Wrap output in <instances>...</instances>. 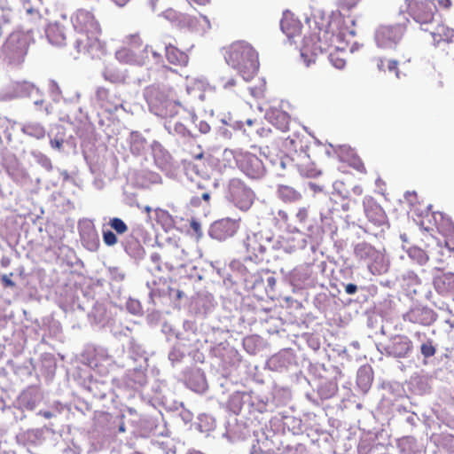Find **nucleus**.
<instances>
[{"mask_svg":"<svg viewBox=\"0 0 454 454\" xmlns=\"http://www.w3.org/2000/svg\"><path fill=\"white\" fill-rule=\"evenodd\" d=\"M342 44L343 35L336 34L332 23L324 19L309 20V32L303 37L301 55L309 66L317 56L333 47L334 51L330 53L329 60L334 67L342 69L346 65L345 52L340 51Z\"/></svg>","mask_w":454,"mask_h":454,"instance_id":"1","label":"nucleus"},{"mask_svg":"<svg viewBox=\"0 0 454 454\" xmlns=\"http://www.w3.org/2000/svg\"><path fill=\"white\" fill-rule=\"evenodd\" d=\"M165 56L167 60L175 66L184 67L189 62L188 54L171 43L166 45Z\"/></svg>","mask_w":454,"mask_h":454,"instance_id":"22","label":"nucleus"},{"mask_svg":"<svg viewBox=\"0 0 454 454\" xmlns=\"http://www.w3.org/2000/svg\"><path fill=\"white\" fill-rule=\"evenodd\" d=\"M48 42L55 47H64L67 43V27L59 22L49 23L45 28Z\"/></svg>","mask_w":454,"mask_h":454,"instance_id":"16","label":"nucleus"},{"mask_svg":"<svg viewBox=\"0 0 454 454\" xmlns=\"http://www.w3.org/2000/svg\"><path fill=\"white\" fill-rule=\"evenodd\" d=\"M13 276V272H11L9 275H2L0 277L1 283L4 287H14L15 283L11 279V277Z\"/></svg>","mask_w":454,"mask_h":454,"instance_id":"43","label":"nucleus"},{"mask_svg":"<svg viewBox=\"0 0 454 454\" xmlns=\"http://www.w3.org/2000/svg\"><path fill=\"white\" fill-rule=\"evenodd\" d=\"M345 291L348 294H354L357 291V286L355 284H348L345 286Z\"/></svg>","mask_w":454,"mask_h":454,"instance_id":"47","label":"nucleus"},{"mask_svg":"<svg viewBox=\"0 0 454 454\" xmlns=\"http://www.w3.org/2000/svg\"><path fill=\"white\" fill-rule=\"evenodd\" d=\"M415 335H416V336H418V337H420L421 333H420V332H417V333H415Z\"/></svg>","mask_w":454,"mask_h":454,"instance_id":"64","label":"nucleus"},{"mask_svg":"<svg viewBox=\"0 0 454 454\" xmlns=\"http://www.w3.org/2000/svg\"><path fill=\"white\" fill-rule=\"evenodd\" d=\"M412 348L411 340L404 335L396 336L389 347L390 353L395 357H405L412 350Z\"/></svg>","mask_w":454,"mask_h":454,"instance_id":"20","label":"nucleus"},{"mask_svg":"<svg viewBox=\"0 0 454 454\" xmlns=\"http://www.w3.org/2000/svg\"><path fill=\"white\" fill-rule=\"evenodd\" d=\"M190 226L193 232L197 235V237L200 238L202 235L200 223L195 220H192V222L190 223Z\"/></svg>","mask_w":454,"mask_h":454,"instance_id":"45","label":"nucleus"},{"mask_svg":"<svg viewBox=\"0 0 454 454\" xmlns=\"http://www.w3.org/2000/svg\"><path fill=\"white\" fill-rule=\"evenodd\" d=\"M25 407L28 410H33L35 406V402H30V401H27L26 403H24Z\"/></svg>","mask_w":454,"mask_h":454,"instance_id":"54","label":"nucleus"},{"mask_svg":"<svg viewBox=\"0 0 454 454\" xmlns=\"http://www.w3.org/2000/svg\"><path fill=\"white\" fill-rule=\"evenodd\" d=\"M192 1L198 4H200V5H205L210 2V0H192Z\"/></svg>","mask_w":454,"mask_h":454,"instance_id":"56","label":"nucleus"},{"mask_svg":"<svg viewBox=\"0 0 454 454\" xmlns=\"http://www.w3.org/2000/svg\"><path fill=\"white\" fill-rule=\"evenodd\" d=\"M151 262H152V269L151 270L155 271H163L166 270L164 267V257L161 253L154 252L150 256Z\"/></svg>","mask_w":454,"mask_h":454,"instance_id":"38","label":"nucleus"},{"mask_svg":"<svg viewBox=\"0 0 454 454\" xmlns=\"http://www.w3.org/2000/svg\"><path fill=\"white\" fill-rule=\"evenodd\" d=\"M176 2L177 0H165V5H161L160 2L153 3V11H160L166 20L181 24L186 21V16L174 8Z\"/></svg>","mask_w":454,"mask_h":454,"instance_id":"15","label":"nucleus"},{"mask_svg":"<svg viewBox=\"0 0 454 454\" xmlns=\"http://www.w3.org/2000/svg\"><path fill=\"white\" fill-rule=\"evenodd\" d=\"M74 33L101 31V26L92 11L86 8L77 9L71 16Z\"/></svg>","mask_w":454,"mask_h":454,"instance_id":"9","label":"nucleus"},{"mask_svg":"<svg viewBox=\"0 0 454 454\" xmlns=\"http://www.w3.org/2000/svg\"><path fill=\"white\" fill-rule=\"evenodd\" d=\"M229 192L231 201L241 210L248 209L254 202V192L240 179L233 178L230 181Z\"/></svg>","mask_w":454,"mask_h":454,"instance_id":"8","label":"nucleus"},{"mask_svg":"<svg viewBox=\"0 0 454 454\" xmlns=\"http://www.w3.org/2000/svg\"><path fill=\"white\" fill-rule=\"evenodd\" d=\"M356 257L363 261H372L379 256V251L366 242L358 243L354 248Z\"/></svg>","mask_w":454,"mask_h":454,"instance_id":"23","label":"nucleus"},{"mask_svg":"<svg viewBox=\"0 0 454 454\" xmlns=\"http://www.w3.org/2000/svg\"><path fill=\"white\" fill-rule=\"evenodd\" d=\"M62 144L63 143L60 140H51V146L57 149H60L62 147Z\"/></svg>","mask_w":454,"mask_h":454,"instance_id":"50","label":"nucleus"},{"mask_svg":"<svg viewBox=\"0 0 454 454\" xmlns=\"http://www.w3.org/2000/svg\"><path fill=\"white\" fill-rule=\"evenodd\" d=\"M253 123H254V121H253V120H251V119H248V120L247 121V124L248 126H252V125H253Z\"/></svg>","mask_w":454,"mask_h":454,"instance_id":"60","label":"nucleus"},{"mask_svg":"<svg viewBox=\"0 0 454 454\" xmlns=\"http://www.w3.org/2000/svg\"><path fill=\"white\" fill-rule=\"evenodd\" d=\"M401 12H407L421 27L434 20L435 6L425 0H397Z\"/></svg>","mask_w":454,"mask_h":454,"instance_id":"6","label":"nucleus"},{"mask_svg":"<svg viewBox=\"0 0 454 454\" xmlns=\"http://www.w3.org/2000/svg\"><path fill=\"white\" fill-rule=\"evenodd\" d=\"M280 27L291 43L301 32V23L292 16H285L280 21Z\"/></svg>","mask_w":454,"mask_h":454,"instance_id":"21","label":"nucleus"},{"mask_svg":"<svg viewBox=\"0 0 454 454\" xmlns=\"http://www.w3.org/2000/svg\"><path fill=\"white\" fill-rule=\"evenodd\" d=\"M348 165L358 171L359 173L365 174L366 173V168L364 166V163L363 160L356 155H354L350 157L348 160Z\"/></svg>","mask_w":454,"mask_h":454,"instance_id":"41","label":"nucleus"},{"mask_svg":"<svg viewBox=\"0 0 454 454\" xmlns=\"http://www.w3.org/2000/svg\"><path fill=\"white\" fill-rule=\"evenodd\" d=\"M179 78L178 73L169 67L163 66L159 73V81L164 84L165 80L170 79L172 82H175Z\"/></svg>","mask_w":454,"mask_h":454,"instance_id":"35","label":"nucleus"},{"mask_svg":"<svg viewBox=\"0 0 454 454\" xmlns=\"http://www.w3.org/2000/svg\"><path fill=\"white\" fill-rule=\"evenodd\" d=\"M27 397V393H23L22 395H21L22 400L26 399Z\"/></svg>","mask_w":454,"mask_h":454,"instance_id":"62","label":"nucleus"},{"mask_svg":"<svg viewBox=\"0 0 454 454\" xmlns=\"http://www.w3.org/2000/svg\"><path fill=\"white\" fill-rule=\"evenodd\" d=\"M144 211H145V212L147 214V215L150 217V214H151V212H152V207H149V206H145V207H144Z\"/></svg>","mask_w":454,"mask_h":454,"instance_id":"58","label":"nucleus"},{"mask_svg":"<svg viewBox=\"0 0 454 454\" xmlns=\"http://www.w3.org/2000/svg\"><path fill=\"white\" fill-rule=\"evenodd\" d=\"M153 55L155 57V58H158L160 59V54L155 52V51H153Z\"/></svg>","mask_w":454,"mask_h":454,"instance_id":"61","label":"nucleus"},{"mask_svg":"<svg viewBox=\"0 0 454 454\" xmlns=\"http://www.w3.org/2000/svg\"><path fill=\"white\" fill-rule=\"evenodd\" d=\"M434 289L442 295L454 293V273H442L434 277L433 281Z\"/></svg>","mask_w":454,"mask_h":454,"instance_id":"18","label":"nucleus"},{"mask_svg":"<svg viewBox=\"0 0 454 454\" xmlns=\"http://www.w3.org/2000/svg\"><path fill=\"white\" fill-rule=\"evenodd\" d=\"M109 225L117 232V234L121 235L128 231L127 224L121 218H111L109 221Z\"/></svg>","mask_w":454,"mask_h":454,"instance_id":"39","label":"nucleus"},{"mask_svg":"<svg viewBox=\"0 0 454 454\" xmlns=\"http://www.w3.org/2000/svg\"><path fill=\"white\" fill-rule=\"evenodd\" d=\"M40 415L43 416L45 419H51L53 414L52 412L49 411H40L39 412Z\"/></svg>","mask_w":454,"mask_h":454,"instance_id":"52","label":"nucleus"},{"mask_svg":"<svg viewBox=\"0 0 454 454\" xmlns=\"http://www.w3.org/2000/svg\"><path fill=\"white\" fill-rule=\"evenodd\" d=\"M0 262L4 268H6L10 265L11 261L8 257H3Z\"/></svg>","mask_w":454,"mask_h":454,"instance_id":"51","label":"nucleus"},{"mask_svg":"<svg viewBox=\"0 0 454 454\" xmlns=\"http://www.w3.org/2000/svg\"><path fill=\"white\" fill-rule=\"evenodd\" d=\"M420 352L426 358L434 356L436 353V348L434 346L433 340L429 339L427 341L422 343Z\"/></svg>","mask_w":454,"mask_h":454,"instance_id":"40","label":"nucleus"},{"mask_svg":"<svg viewBox=\"0 0 454 454\" xmlns=\"http://www.w3.org/2000/svg\"><path fill=\"white\" fill-rule=\"evenodd\" d=\"M123 43L124 46L137 51L147 49L146 47H143V40L138 33L126 35Z\"/></svg>","mask_w":454,"mask_h":454,"instance_id":"31","label":"nucleus"},{"mask_svg":"<svg viewBox=\"0 0 454 454\" xmlns=\"http://www.w3.org/2000/svg\"><path fill=\"white\" fill-rule=\"evenodd\" d=\"M438 4L440 7H442L443 9H449V8H450L452 3H451V0H439Z\"/></svg>","mask_w":454,"mask_h":454,"instance_id":"48","label":"nucleus"},{"mask_svg":"<svg viewBox=\"0 0 454 454\" xmlns=\"http://www.w3.org/2000/svg\"><path fill=\"white\" fill-rule=\"evenodd\" d=\"M101 31L74 33L73 46L78 55L99 59L106 51V43L100 37Z\"/></svg>","mask_w":454,"mask_h":454,"instance_id":"4","label":"nucleus"},{"mask_svg":"<svg viewBox=\"0 0 454 454\" xmlns=\"http://www.w3.org/2000/svg\"><path fill=\"white\" fill-rule=\"evenodd\" d=\"M408 254L412 260L420 265L425 264L429 259L428 254L418 247H410Z\"/></svg>","mask_w":454,"mask_h":454,"instance_id":"32","label":"nucleus"},{"mask_svg":"<svg viewBox=\"0 0 454 454\" xmlns=\"http://www.w3.org/2000/svg\"><path fill=\"white\" fill-rule=\"evenodd\" d=\"M155 215V220L158 223H160L162 226H168L172 223V216L170 214L164 209L161 208H156L154 210Z\"/></svg>","mask_w":454,"mask_h":454,"instance_id":"37","label":"nucleus"},{"mask_svg":"<svg viewBox=\"0 0 454 454\" xmlns=\"http://www.w3.org/2000/svg\"><path fill=\"white\" fill-rule=\"evenodd\" d=\"M375 61L377 68L380 72L394 73L396 77H399L398 60L378 58L375 59Z\"/></svg>","mask_w":454,"mask_h":454,"instance_id":"28","label":"nucleus"},{"mask_svg":"<svg viewBox=\"0 0 454 454\" xmlns=\"http://www.w3.org/2000/svg\"><path fill=\"white\" fill-rule=\"evenodd\" d=\"M187 454H204V453L198 451V450H193V451L188 452Z\"/></svg>","mask_w":454,"mask_h":454,"instance_id":"59","label":"nucleus"},{"mask_svg":"<svg viewBox=\"0 0 454 454\" xmlns=\"http://www.w3.org/2000/svg\"><path fill=\"white\" fill-rule=\"evenodd\" d=\"M185 106H182L177 101H165L161 104L160 113L161 116L169 118L168 129H173L176 133L184 136L187 133L185 125L174 118L178 114H183L182 119L184 121H193L195 117L194 110L190 106V101H185Z\"/></svg>","mask_w":454,"mask_h":454,"instance_id":"5","label":"nucleus"},{"mask_svg":"<svg viewBox=\"0 0 454 454\" xmlns=\"http://www.w3.org/2000/svg\"><path fill=\"white\" fill-rule=\"evenodd\" d=\"M115 58L122 64L143 67L148 62V51L147 49L137 51L129 47L122 46L116 51Z\"/></svg>","mask_w":454,"mask_h":454,"instance_id":"12","label":"nucleus"},{"mask_svg":"<svg viewBox=\"0 0 454 454\" xmlns=\"http://www.w3.org/2000/svg\"><path fill=\"white\" fill-rule=\"evenodd\" d=\"M403 320L412 324L427 325L433 323L435 317L432 309L425 307H415L403 315Z\"/></svg>","mask_w":454,"mask_h":454,"instance_id":"17","label":"nucleus"},{"mask_svg":"<svg viewBox=\"0 0 454 454\" xmlns=\"http://www.w3.org/2000/svg\"><path fill=\"white\" fill-rule=\"evenodd\" d=\"M363 205L366 217L374 225L381 226L387 222V215L384 209L372 197H364Z\"/></svg>","mask_w":454,"mask_h":454,"instance_id":"14","label":"nucleus"},{"mask_svg":"<svg viewBox=\"0 0 454 454\" xmlns=\"http://www.w3.org/2000/svg\"><path fill=\"white\" fill-rule=\"evenodd\" d=\"M23 2L24 8L27 11V8H32L29 0H21Z\"/></svg>","mask_w":454,"mask_h":454,"instance_id":"57","label":"nucleus"},{"mask_svg":"<svg viewBox=\"0 0 454 454\" xmlns=\"http://www.w3.org/2000/svg\"><path fill=\"white\" fill-rule=\"evenodd\" d=\"M304 239H297L295 237H286L282 240V247L287 253H293L304 247Z\"/></svg>","mask_w":454,"mask_h":454,"instance_id":"30","label":"nucleus"},{"mask_svg":"<svg viewBox=\"0 0 454 454\" xmlns=\"http://www.w3.org/2000/svg\"><path fill=\"white\" fill-rule=\"evenodd\" d=\"M239 228V219L223 218L215 221L210 227V236L218 240L233 237Z\"/></svg>","mask_w":454,"mask_h":454,"instance_id":"11","label":"nucleus"},{"mask_svg":"<svg viewBox=\"0 0 454 454\" xmlns=\"http://www.w3.org/2000/svg\"><path fill=\"white\" fill-rule=\"evenodd\" d=\"M109 96V90L105 88H99L97 90V98L100 102L101 107L105 108L107 112H113L117 109V106H108L107 98Z\"/></svg>","mask_w":454,"mask_h":454,"instance_id":"36","label":"nucleus"},{"mask_svg":"<svg viewBox=\"0 0 454 454\" xmlns=\"http://www.w3.org/2000/svg\"><path fill=\"white\" fill-rule=\"evenodd\" d=\"M148 4L149 6L153 9V3H159L160 2L161 5H165L163 2H165V0H145Z\"/></svg>","mask_w":454,"mask_h":454,"instance_id":"53","label":"nucleus"},{"mask_svg":"<svg viewBox=\"0 0 454 454\" xmlns=\"http://www.w3.org/2000/svg\"><path fill=\"white\" fill-rule=\"evenodd\" d=\"M225 61L236 69L246 81L257 74L259 58L257 51L246 41H236L223 49Z\"/></svg>","mask_w":454,"mask_h":454,"instance_id":"3","label":"nucleus"},{"mask_svg":"<svg viewBox=\"0 0 454 454\" xmlns=\"http://www.w3.org/2000/svg\"><path fill=\"white\" fill-rule=\"evenodd\" d=\"M28 18L24 23V30L12 31L1 47L3 60L12 67L23 65L28 54L29 47L35 43L34 32L43 26L40 12L33 8H27Z\"/></svg>","mask_w":454,"mask_h":454,"instance_id":"2","label":"nucleus"},{"mask_svg":"<svg viewBox=\"0 0 454 454\" xmlns=\"http://www.w3.org/2000/svg\"><path fill=\"white\" fill-rule=\"evenodd\" d=\"M22 130L26 135L36 139H42L45 137V129L39 123H28L23 127Z\"/></svg>","mask_w":454,"mask_h":454,"instance_id":"29","label":"nucleus"},{"mask_svg":"<svg viewBox=\"0 0 454 454\" xmlns=\"http://www.w3.org/2000/svg\"><path fill=\"white\" fill-rule=\"evenodd\" d=\"M430 34L435 46L439 45L441 43H454V29L443 23H439Z\"/></svg>","mask_w":454,"mask_h":454,"instance_id":"19","label":"nucleus"},{"mask_svg":"<svg viewBox=\"0 0 454 454\" xmlns=\"http://www.w3.org/2000/svg\"><path fill=\"white\" fill-rule=\"evenodd\" d=\"M199 87H200V84H199V83H196V82H195V83H193V84H192V85H191V86H188V87H187V90H187V93H188L192 98H195V96H192V92H194V91L196 90V89H197V88H199Z\"/></svg>","mask_w":454,"mask_h":454,"instance_id":"49","label":"nucleus"},{"mask_svg":"<svg viewBox=\"0 0 454 454\" xmlns=\"http://www.w3.org/2000/svg\"><path fill=\"white\" fill-rule=\"evenodd\" d=\"M218 86L230 96L237 95L238 82L234 76L222 74L217 79Z\"/></svg>","mask_w":454,"mask_h":454,"instance_id":"27","label":"nucleus"},{"mask_svg":"<svg viewBox=\"0 0 454 454\" xmlns=\"http://www.w3.org/2000/svg\"><path fill=\"white\" fill-rule=\"evenodd\" d=\"M404 33L403 25H382L375 32V42L380 48L392 49L402 40Z\"/></svg>","mask_w":454,"mask_h":454,"instance_id":"7","label":"nucleus"},{"mask_svg":"<svg viewBox=\"0 0 454 454\" xmlns=\"http://www.w3.org/2000/svg\"><path fill=\"white\" fill-rule=\"evenodd\" d=\"M270 123L282 132L289 130L290 116L283 111L272 112L270 115Z\"/></svg>","mask_w":454,"mask_h":454,"instance_id":"24","label":"nucleus"},{"mask_svg":"<svg viewBox=\"0 0 454 454\" xmlns=\"http://www.w3.org/2000/svg\"><path fill=\"white\" fill-rule=\"evenodd\" d=\"M278 197L286 203H294L301 199V194L288 185H280L278 190Z\"/></svg>","mask_w":454,"mask_h":454,"instance_id":"26","label":"nucleus"},{"mask_svg":"<svg viewBox=\"0 0 454 454\" xmlns=\"http://www.w3.org/2000/svg\"><path fill=\"white\" fill-rule=\"evenodd\" d=\"M242 153V150L225 149L223 152L222 159L219 161L224 168H234V165H237L239 168V154Z\"/></svg>","mask_w":454,"mask_h":454,"instance_id":"25","label":"nucleus"},{"mask_svg":"<svg viewBox=\"0 0 454 454\" xmlns=\"http://www.w3.org/2000/svg\"><path fill=\"white\" fill-rule=\"evenodd\" d=\"M309 213L307 208L301 207L296 213V219L299 223H304L308 220Z\"/></svg>","mask_w":454,"mask_h":454,"instance_id":"44","label":"nucleus"},{"mask_svg":"<svg viewBox=\"0 0 454 454\" xmlns=\"http://www.w3.org/2000/svg\"><path fill=\"white\" fill-rule=\"evenodd\" d=\"M103 241L106 246L112 247L117 244L118 239L113 231H103Z\"/></svg>","mask_w":454,"mask_h":454,"instance_id":"42","label":"nucleus"},{"mask_svg":"<svg viewBox=\"0 0 454 454\" xmlns=\"http://www.w3.org/2000/svg\"><path fill=\"white\" fill-rule=\"evenodd\" d=\"M410 61V59L409 58H403V62L405 63V62H409Z\"/></svg>","mask_w":454,"mask_h":454,"instance_id":"63","label":"nucleus"},{"mask_svg":"<svg viewBox=\"0 0 454 454\" xmlns=\"http://www.w3.org/2000/svg\"><path fill=\"white\" fill-rule=\"evenodd\" d=\"M278 215L279 219L286 225V227L288 229H291L290 225L288 224L289 216L287 212H286L285 210H279L278 212Z\"/></svg>","mask_w":454,"mask_h":454,"instance_id":"46","label":"nucleus"},{"mask_svg":"<svg viewBox=\"0 0 454 454\" xmlns=\"http://www.w3.org/2000/svg\"><path fill=\"white\" fill-rule=\"evenodd\" d=\"M201 198L205 200V201H209L210 200V193L208 192H202L201 194Z\"/></svg>","mask_w":454,"mask_h":454,"instance_id":"55","label":"nucleus"},{"mask_svg":"<svg viewBox=\"0 0 454 454\" xmlns=\"http://www.w3.org/2000/svg\"><path fill=\"white\" fill-rule=\"evenodd\" d=\"M82 240L90 250H95L99 245L98 234L95 230H90L86 234L82 235Z\"/></svg>","mask_w":454,"mask_h":454,"instance_id":"33","label":"nucleus"},{"mask_svg":"<svg viewBox=\"0 0 454 454\" xmlns=\"http://www.w3.org/2000/svg\"><path fill=\"white\" fill-rule=\"evenodd\" d=\"M160 253L164 257V267L166 270L171 271L176 268L185 266V260L184 258V251L178 246L163 247Z\"/></svg>","mask_w":454,"mask_h":454,"instance_id":"13","label":"nucleus"},{"mask_svg":"<svg viewBox=\"0 0 454 454\" xmlns=\"http://www.w3.org/2000/svg\"><path fill=\"white\" fill-rule=\"evenodd\" d=\"M302 162L298 164V168L302 175L309 177L316 176L318 173L314 167L309 166V157L307 154L301 156Z\"/></svg>","mask_w":454,"mask_h":454,"instance_id":"34","label":"nucleus"},{"mask_svg":"<svg viewBox=\"0 0 454 454\" xmlns=\"http://www.w3.org/2000/svg\"><path fill=\"white\" fill-rule=\"evenodd\" d=\"M239 169L250 178H260L265 173L262 160L254 153L243 151L239 154Z\"/></svg>","mask_w":454,"mask_h":454,"instance_id":"10","label":"nucleus"}]
</instances>
